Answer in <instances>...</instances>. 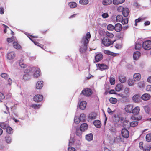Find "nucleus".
Returning <instances> with one entry per match:
<instances>
[{"label":"nucleus","mask_w":151,"mask_h":151,"mask_svg":"<svg viewBox=\"0 0 151 151\" xmlns=\"http://www.w3.org/2000/svg\"><path fill=\"white\" fill-rule=\"evenodd\" d=\"M91 37L89 32H87L85 36L84 37L81 41V45L80 51L81 53L84 52L87 48V45L89 42V39Z\"/></svg>","instance_id":"f257e3e1"},{"label":"nucleus","mask_w":151,"mask_h":151,"mask_svg":"<svg viewBox=\"0 0 151 151\" xmlns=\"http://www.w3.org/2000/svg\"><path fill=\"white\" fill-rule=\"evenodd\" d=\"M85 115L83 114H81L80 116H75L74 118V122L76 124L79 123L81 121H83L85 119Z\"/></svg>","instance_id":"f03ea898"},{"label":"nucleus","mask_w":151,"mask_h":151,"mask_svg":"<svg viewBox=\"0 0 151 151\" xmlns=\"http://www.w3.org/2000/svg\"><path fill=\"white\" fill-rule=\"evenodd\" d=\"M116 40L111 41L107 38H104L102 40V43L105 46H108L112 45Z\"/></svg>","instance_id":"7ed1b4c3"},{"label":"nucleus","mask_w":151,"mask_h":151,"mask_svg":"<svg viewBox=\"0 0 151 151\" xmlns=\"http://www.w3.org/2000/svg\"><path fill=\"white\" fill-rule=\"evenodd\" d=\"M142 47L145 50H148L151 49V41L147 40L144 42L142 44Z\"/></svg>","instance_id":"20e7f679"},{"label":"nucleus","mask_w":151,"mask_h":151,"mask_svg":"<svg viewBox=\"0 0 151 151\" xmlns=\"http://www.w3.org/2000/svg\"><path fill=\"white\" fill-rule=\"evenodd\" d=\"M32 72H34L33 75L35 78H37L40 75V70L37 67H34L33 68V71Z\"/></svg>","instance_id":"39448f33"},{"label":"nucleus","mask_w":151,"mask_h":151,"mask_svg":"<svg viewBox=\"0 0 151 151\" xmlns=\"http://www.w3.org/2000/svg\"><path fill=\"white\" fill-rule=\"evenodd\" d=\"M92 93V92L91 90L90 89L87 88L82 91L81 94H83L86 96H89Z\"/></svg>","instance_id":"423d86ee"},{"label":"nucleus","mask_w":151,"mask_h":151,"mask_svg":"<svg viewBox=\"0 0 151 151\" xmlns=\"http://www.w3.org/2000/svg\"><path fill=\"white\" fill-rule=\"evenodd\" d=\"M96 66L101 71L104 70L109 68V67L104 63H99L96 64Z\"/></svg>","instance_id":"0eeeda50"},{"label":"nucleus","mask_w":151,"mask_h":151,"mask_svg":"<svg viewBox=\"0 0 151 151\" xmlns=\"http://www.w3.org/2000/svg\"><path fill=\"white\" fill-rule=\"evenodd\" d=\"M43 86V82L42 81H38L36 83L35 88L37 89H41Z\"/></svg>","instance_id":"6e6552de"},{"label":"nucleus","mask_w":151,"mask_h":151,"mask_svg":"<svg viewBox=\"0 0 151 151\" xmlns=\"http://www.w3.org/2000/svg\"><path fill=\"white\" fill-rule=\"evenodd\" d=\"M43 96L40 94H37L35 95L34 97V100L35 102H40L43 99Z\"/></svg>","instance_id":"1a4fd4ad"},{"label":"nucleus","mask_w":151,"mask_h":151,"mask_svg":"<svg viewBox=\"0 0 151 151\" xmlns=\"http://www.w3.org/2000/svg\"><path fill=\"white\" fill-rule=\"evenodd\" d=\"M121 134L122 136L124 138H127L129 137V132L126 129H122Z\"/></svg>","instance_id":"9d476101"},{"label":"nucleus","mask_w":151,"mask_h":151,"mask_svg":"<svg viewBox=\"0 0 151 151\" xmlns=\"http://www.w3.org/2000/svg\"><path fill=\"white\" fill-rule=\"evenodd\" d=\"M133 79L135 81H139L141 79V74L139 73H134L133 76Z\"/></svg>","instance_id":"9b49d317"},{"label":"nucleus","mask_w":151,"mask_h":151,"mask_svg":"<svg viewBox=\"0 0 151 151\" xmlns=\"http://www.w3.org/2000/svg\"><path fill=\"white\" fill-rule=\"evenodd\" d=\"M87 103L86 102L84 101H83L80 103L79 104V107L80 109L82 110H84L86 106Z\"/></svg>","instance_id":"f8f14e48"},{"label":"nucleus","mask_w":151,"mask_h":151,"mask_svg":"<svg viewBox=\"0 0 151 151\" xmlns=\"http://www.w3.org/2000/svg\"><path fill=\"white\" fill-rule=\"evenodd\" d=\"M95 56V60L96 62H98L101 60L103 59V55L100 53H96Z\"/></svg>","instance_id":"ddd939ff"},{"label":"nucleus","mask_w":151,"mask_h":151,"mask_svg":"<svg viewBox=\"0 0 151 151\" xmlns=\"http://www.w3.org/2000/svg\"><path fill=\"white\" fill-rule=\"evenodd\" d=\"M122 28V25L120 23H117L115 25L114 29L117 32H119Z\"/></svg>","instance_id":"4468645a"},{"label":"nucleus","mask_w":151,"mask_h":151,"mask_svg":"<svg viewBox=\"0 0 151 151\" xmlns=\"http://www.w3.org/2000/svg\"><path fill=\"white\" fill-rule=\"evenodd\" d=\"M133 106L132 105H128L125 106L124 108L125 111L129 113H131Z\"/></svg>","instance_id":"2eb2a0df"},{"label":"nucleus","mask_w":151,"mask_h":151,"mask_svg":"<svg viewBox=\"0 0 151 151\" xmlns=\"http://www.w3.org/2000/svg\"><path fill=\"white\" fill-rule=\"evenodd\" d=\"M151 98L150 94L148 93H145L142 95L141 96L142 99L144 101H147L149 100Z\"/></svg>","instance_id":"dca6fc26"},{"label":"nucleus","mask_w":151,"mask_h":151,"mask_svg":"<svg viewBox=\"0 0 151 151\" xmlns=\"http://www.w3.org/2000/svg\"><path fill=\"white\" fill-rule=\"evenodd\" d=\"M140 110L139 107L137 106L132 109V113L134 115H137L138 114Z\"/></svg>","instance_id":"f3484780"},{"label":"nucleus","mask_w":151,"mask_h":151,"mask_svg":"<svg viewBox=\"0 0 151 151\" xmlns=\"http://www.w3.org/2000/svg\"><path fill=\"white\" fill-rule=\"evenodd\" d=\"M25 34L33 42V43L35 45H37L38 46L40 47V46L39 45V44L37 42L34 41L30 38V37H31L32 38H37V37L32 36L29 34L28 33H26Z\"/></svg>","instance_id":"a211bd4d"},{"label":"nucleus","mask_w":151,"mask_h":151,"mask_svg":"<svg viewBox=\"0 0 151 151\" xmlns=\"http://www.w3.org/2000/svg\"><path fill=\"white\" fill-rule=\"evenodd\" d=\"M34 67H28L26 69L24 70V73H28L32 74V73L33 71V68Z\"/></svg>","instance_id":"6ab92c4d"},{"label":"nucleus","mask_w":151,"mask_h":151,"mask_svg":"<svg viewBox=\"0 0 151 151\" xmlns=\"http://www.w3.org/2000/svg\"><path fill=\"white\" fill-rule=\"evenodd\" d=\"M88 127V125L86 123L82 124L80 126V130L82 132H84L86 130Z\"/></svg>","instance_id":"aec40b11"},{"label":"nucleus","mask_w":151,"mask_h":151,"mask_svg":"<svg viewBox=\"0 0 151 151\" xmlns=\"http://www.w3.org/2000/svg\"><path fill=\"white\" fill-rule=\"evenodd\" d=\"M15 56V54L14 52H11L8 53L7 55V58L11 60L13 59Z\"/></svg>","instance_id":"412c9836"},{"label":"nucleus","mask_w":151,"mask_h":151,"mask_svg":"<svg viewBox=\"0 0 151 151\" xmlns=\"http://www.w3.org/2000/svg\"><path fill=\"white\" fill-rule=\"evenodd\" d=\"M140 55L141 53L139 52H135L134 53L133 55L134 59L135 60H137L140 57Z\"/></svg>","instance_id":"4be33fe9"},{"label":"nucleus","mask_w":151,"mask_h":151,"mask_svg":"<svg viewBox=\"0 0 151 151\" xmlns=\"http://www.w3.org/2000/svg\"><path fill=\"white\" fill-rule=\"evenodd\" d=\"M96 114L95 113H91L89 115L88 119L90 121L95 119L96 118Z\"/></svg>","instance_id":"5701e85b"},{"label":"nucleus","mask_w":151,"mask_h":151,"mask_svg":"<svg viewBox=\"0 0 151 151\" xmlns=\"http://www.w3.org/2000/svg\"><path fill=\"white\" fill-rule=\"evenodd\" d=\"M127 82L128 85L129 86H133L135 84V81H134V79H129L128 80Z\"/></svg>","instance_id":"b1692460"},{"label":"nucleus","mask_w":151,"mask_h":151,"mask_svg":"<svg viewBox=\"0 0 151 151\" xmlns=\"http://www.w3.org/2000/svg\"><path fill=\"white\" fill-rule=\"evenodd\" d=\"M31 75L28 73H25L23 75V78L25 81H27L29 80L31 78Z\"/></svg>","instance_id":"393cba45"},{"label":"nucleus","mask_w":151,"mask_h":151,"mask_svg":"<svg viewBox=\"0 0 151 151\" xmlns=\"http://www.w3.org/2000/svg\"><path fill=\"white\" fill-rule=\"evenodd\" d=\"M140 96L138 94L134 95L132 98L133 101L135 102L139 101L140 100Z\"/></svg>","instance_id":"a878e982"},{"label":"nucleus","mask_w":151,"mask_h":151,"mask_svg":"<svg viewBox=\"0 0 151 151\" xmlns=\"http://www.w3.org/2000/svg\"><path fill=\"white\" fill-rule=\"evenodd\" d=\"M125 0H113V4L115 5H117L123 3Z\"/></svg>","instance_id":"bb28decb"},{"label":"nucleus","mask_w":151,"mask_h":151,"mask_svg":"<svg viewBox=\"0 0 151 151\" xmlns=\"http://www.w3.org/2000/svg\"><path fill=\"white\" fill-rule=\"evenodd\" d=\"M129 9L127 8H125V9L122 12L123 15L125 17H127L129 15Z\"/></svg>","instance_id":"cd10ccee"},{"label":"nucleus","mask_w":151,"mask_h":151,"mask_svg":"<svg viewBox=\"0 0 151 151\" xmlns=\"http://www.w3.org/2000/svg\"><path fill=\"white\" fill-rule=\"evenodd\" d=\"M124 95L125 96L126 98L128 97L130 94V91L129 88H126L124 92Z\"/></svg>","instance_id":"c85d7f7f"},{"label":"nucleus","mask_w":151,"mask_h":151,"mask_svg":"<svg viewBox=\"0 0 151 151\" xmlns=\"http://www.w3.org/2000/svg\"><path fill=\"white\" fill-rule=\"evenodd\" d=\"M86 139L88 141H90L93 140V135L92 133H90L86 136Z\"/></svg>","instance_id":"c756f323"},{"label":"nucleus","mask_w":151,"mask_h":151,"mask_svg":"<svg viewBox=\"0 0 151 151\" xmlns=\"http://www.w3.org/2000/svg\"><path fill=\"white\" fill-rule=\"evenodd\" d=\"M13 45L14 47L16 49H19L21 48V46L18 43L17 41H14Z\"/></svg>","instance_id":"7c9ffc66"},{"label":"nucleus","mask_w":151,"mask_h":151,"mask_svg":"<svg viewBox=\"0 0 151 151\" xmlns=\"http://www.w3.org/2000/svg\"><path fill=\"white\" fill-rule=\"evenodd\" d=\"M93 124L97 128H98L100 127L101 126V122L99 120L95 121L93 122Z\"/></svg>","instance_id":"2f4dec72"},{"label":"nucleus","mask_w":151,"mask_h":151,"mask_svg":"<svg viewBox=\"0 0 151 151\" xmlns=\"http://www.w3.org/2000/svg\"><path fill=\"white\" fill-rule=\"evenodd\" d=\"M119 81L122 83H124L126 81V77L122 75H120L119 77Z\"/></svg>","instance_id":"473e14b6"},{"label":"nucleus","mask_w":151,"mask_h":151,"mask_svg":"<svg viewBox=\"0 0 151 151\" xmlns=\"http://www.w3.org/2000/svg\"><path fill=\"white\" fill-rule=\"evenodd\" d=\"M123 85L121 84H118L115 88L116 90V91L119 92L121 91L123 88Z\"/></svg>","instance_id":"72a5a7b5"},{"label":"nucleus","mask_w":151,"mask_h":151,"mask_svg":"<svg viewBox=\"0 0 151 151\" xmlns=\"http://www.w3.org/2000/svg\"><path fill=\"white\" fill-rule=\"evenodd\" d=\"M23 60L21 59L19 61V64L20 67L22 68H24L27 67V65L23 62Z\"/></svg>","instance_id":"f704fd0d"},{"label":"nucleus","mask_w":151,"mask_h":151,"mask_svg":"<svg viewBox=\"0 0 151 151\" xmlns=\"http://www.w3.org/2000/svg\"><path fill=\"white\" fill-rule=\"evenodd\" d=\"M69 6L71 8H74L77 6V4L74 2H71L69 3Z\"/></svg>","instance_id":"c9c22d12"},{"label":"nucleus","mask_w":151,"mask_h":151,"mask_svg":"<svg viewBox=\"0 0 151 151\" xmlns=\"http://www.w3.org/2000/svg\"><path fill=\"white\" fill-rule=\"evenodd\" d=\"M112 3L111 0H103L102 4L104 5H107L111 4Z\"/></svg>","instance_id":"e433bc0d"},{"label":"nucleus","mask_w":151,"mask_h":151,"mask_svg":"<svg viewBox=\"0 0 151 151\" xmlns=\"http://www.w3.org/2000/svg\"><path fill=\"white\" fill-rule=\"evenodd\" d=\"M6 142L8 144H10L11 143L12 139L9 136H6L5 138Z\"/></svg>","instance_id":"4c0bfd02"},{"label":"nucleus","mask_w":151,"mask_h":151,"mask_svg":"<svg viewBox=\"0 0 151 151\" xmlns=\"http://www.w3.org/2000/svg\"><path fill=\"white\" fill-rule=\"evenodd\" d=\"M138 122L137 121H132L130 123V125L132 127H134L137 125Z\"/></svg>","instance_id":"58836bf2"},{"label":"nucleus","mask_w":151,"mask_h":151,"mask_svg":"<svg viewBox=\"0 0 151 151\" xmlns=\"http://www.w3.org/2000/svg\"><path fill=\"white\" fill-rule=\"evenodd\" d=\"M117 99L115 98L111 97L109 99L110 102L112 104H115L117 102Z\"/></svg>","instance_id":"ea45409f"},{"label":"nucleus","mask_w":151,"mask_h":151,"mask_svg":"<svg viewBox=\"0 0 151 151\" xmlns=\"http://www.w3.org/2000/svg\"><path fill=\"white\" fill-rule=\"evenodd\" d=\"M146 139L147 142H150L151 141V134L149 133L147 134L146 136Z\"/></svg>","instance_id":"a19ab883"},{"label":"nucleus","mask_w":151,"mask_h":151,"mask_svg":"<svg viewBox=\"0 0 151 151\" xmlns=\"http://www.w3.org/2000/svg\"><path fill=\"white\" fill-rule=\"evenodd\" d=\"M138 86L140 88L144 87L145 86V83L144 81H141L137 83Z\"/></svg>","instance_id":"79ce46f5"},{"label":"nucleus","mask_w":151,"mask_h":151,"mask_svg":"<svg viewBox=\"0 0 151 151\" xmlns=\"http://www.w3.org/2000/svg\"><path fill=\"white\" fill-rule=\"evenodd\" d=\"M6 130L7 132L9 134H11L13 132V129L10 127H7Z\"/></svg>","instance_id":"37998d69"},{"label":"nucleus","mask_w":151,"mask_h":151,"mask_svg":"<svg viewBox=\"0 0 151 151\" xmlns=\"http://www.w3.org/2000/svg\"><path fill=\"white\" fill-rule=\"evenodd\" d=\"M123 19V17L122 15H119L116 16V21L117 22H120L122 21Z\"/></svg>","instance_id":"c03bdc74"},{"label":"nucleus","mask_w":151,"mask_h":151,"mask_svg":"<svg viewBox=\"0 0 151 151\" xmlns=\"http://www.w3.org/2000/svg\"><path fill=\"white\" fill-rule=\"evenodd\" d=\"M143 107L146 112L147 113H149L150 110V108L148 106H143Z\"/></svg>","instance_id":"a18cd8bd"},{"label":"nucleus","mask_w":151,"mask_h":151,"mask_svg":"<svg viewBox=\"0 0 151 151\" xmlns=\"http://www.w3.org/2000/svg\"><path fill=\"white\" fill-rule=\"evenodd\" d=\"M114 27L111 24H109L107 26L108 30L112 31L114 29Z\"/></svg>","instance_id":"49530a36"},{"label":"nucleus","mask_w":151,"mask_h":151,"mask_svg":"<svg viewBox=\"0 0 151 151\" xmlns=\"http://www.w3.org/2000/svg\"><path fill=\"white\" fill-rule=\"evenodd\" d=\"M113 120L116 122H117L120 119L119 116L118 115H115L113 118Z\"/></svg>","instance_id":"de8ad7c7"},{"label":"nucleus","mask_w":151,"mask_h":151,"mask_svg":"<svg viewBox=\"0 0 151 151\" xmlns=\"http://www.w3.org/2000/svg\"><path fill=\"white\" fill-rule=\"evenodd\" d=\"M80 3L82 5H86L88 3V0H80Z\"/></svg>","instance_id":"09e8293b"},{"label":"nucleus","mask_w":151,"mask_h":151,"mask_svg":"<svg viewBox=\"0 0 151 151\" xmlns=\"http://www.w3.org/2000/svg\"><path fill=\"white\" fill-rule=\"evenodd\" d=\"M121 22L123 24H126L128 23V19L127 18H126L124 19H123Z\"/></svg>","instance_id":"8fccbe9b"},{"label":"nucleus","mask_w":151,"mask_h":151,"mask_svg":"<svg viewBox=\"0 0 151 151\" xmlns=\"http://www.w3.org/2000/svg\"><path fill=\"white\" fill-rule=\"evenodd\" d=\"M106 34L107 37L110 38H112L114 36V35L113 33L108 31H106Z\"/></svg>","instance_id":"3c124183"},{"label":"nucleus","mask_w":151,"mask_h":151,"mask_svg":"<svg viewBox=\"0 0 151 151\" xmlns=\"http://www.w3.org/2000/svg\"><path fill=\"white\" fill-rule=\"evenodd\" d=\"M104 53L105 54L112 56H114V54L113 52L109 50H104Z\"/></svg>","instance_id":"603ef678"},{"label":"nucleus","mask_w":151,"mask_h":151,"mask_svg":"<svg viewBox=\"0 0 151 151\" xmlns=\"http://www.w3.org/2000/svg\"><path fill=\"white\" fill-rule=\"evenodd\" d=\"M141 45L140 44L136 42L135 46V48L137 50H139L141 48Z\"/></svg>","instance_id":"864d4df0"},{"label":"nucleus","mask_w":151,"mask_h":151,"mask_svg":"<svg viewBox=\"0 0 151 151\" xmlns=\"http://www.w3.org/2000/svg\"><path fill=\"white\" fill-rule=\"evenodd\" d=\"M40 106L41 105L40 104L38 105L34 104L32 106V107L34 109H38L40 107Z\"/></svg>","instance_id":"5fc2aeb1"},{"label":"nucleus","mask_w":151,"mask_h":151,"mask_svg":"<svg viewBox=\"0 0 151 151\" xmlns=\"http://www.w3.org/2000/svg\"><path fill=\"white\" fill-rule=\"evenodd\" d=\"M1 76L2 77L6 79H7L9 77V76L6 73H2L1 74Z\"/></svg>","instance_id":"6e6d98bb"},{"label":"nucleus","mask_w":151,"mask_h":151,"mask_svg":"<svg viewBox=\"0 0 151 151\" xmlns=\"http://www.w3.org/2000/svg\"><path fill=\"white\" fill-rule=\"evenodd\" d=\"M110 82L111 85H114L115 83V79L113 77L110 78Z\"/></svg>","instance_id":"4d7b16f0"},{"label":"nucleus","mask_w":151,"mask_h":151,"mask_svg":"<svg viewBox=\"0 0 151 151\" xmlns=\"http://www.w3.org/2000/svg\"><path fill=\"white\" fill-rule=\"evenodd\" d=\"M14 41H15L14 39V37H12L11 38H8L7 39V41L9 42L10 43L12 42V41L14 42Z\"/></svg>","instance_id":"13d9d810"},{"label":"nucleus","mask_w":151,"mask_h":151,"mask_svg":"<svg viewBox=\"0 0 151 151\" xmlns=\"http://www.w3.org/2000/svg\"><path fill=\"white\" fill-rule=\"evenodd\" d=\"M151 148V147L149 145H147L146 147L143 148L144 151H150Z\"/></svg>","instance_id":"bf43d9fd"},{"label":"nucleus","mask_w":151,"mask_h":151,"mask_svg":"<svg viewBox=\"0 0 151 151\" xmlns=\"http://www.w3.org/2000/svg\"><path fill=\"white\" fill-rule=\"evenodd\" d=\"M124 9L125 8H124L123 7L120 6L118 8L117 10L120 12H122Z\"/></svg>","instance_id":"052dcab7"},{"label":"nucleus","mask_w":151,"mask_h":151,"mask_svg":"<svg viewBox=\"0 0 151 151\" xmlns=\"http://www.w3.org/2000/svg\"><path fill=\"white\" fill-rule=\"evenodd\" d=\"M81 131L80 130H79L78 129L76 130V135L78 136H80L82 134Z\"/></svg>","instance_id":"680f3d73"},{"label":"nucleus","mask_w":151,"mask_h":151,"mask_svg":"<svg viewBox=\"0 0 151 151\" xmlns=\"http://www.w3.org/2000/svg\"><path fill=\"white\" fill-rule=\"evenodd\" d=\"M0 126L1 128L4 129L6 127L7 125L5 123H2L0 124Z\"/></svg>","instance_id":"e2e57ef3"},{"label":"nucleus","mask_w":151,"mask_h":151,"mask_svg":"<svg viewBox=\"0 0 151 151\" xmlns=\"http://www.w3.org/2000/svg\"><path fill=\"white\" fill-rule=\"evenodd\" d=\"M74 143V139L73 138H71L69 141V145H72Z\"/></svg>","instance_id":"0e129e2a"},{"label":"nucleus","mask_w":151,"mask_h":151,"mask_svg":"<svg viewBox=\"0 0 151 151\" xmlns=\"http://www.w3.org/2000/svg\"><path fill=\"white\" fill-rule=\"evenodd\" d=\"M146 89L148 91H151V85H147Z\"/></svg>","instance_id":"69168bd1"},{"label":"nucleus","mask_w":151,"mask_h":151,"mask_svg":"<svg viewBox=\"0 0 151 151\" xmlns=\"http://www.w3.org/2000/svg\"><path fill=\"white\" fill-rule=\"evenodd\" d=\"M108 14L107 13H103L102 14V16L104 18H107L108 17Z\"/></svg>","instance_id":"338daca9"},{"label":"nucleus","mask_w":151,"mask_h":151,"mask_svg":"<svg viewBox=\"0 0 151 151\" xmlns=\"http://www.w3.org/2000/svg\"><path fill=\"white\" fill-rule=\"evenodd\" d=\"M68 151H76V150L75 148L70 147L68 148Z\"/></svg>","instance_id":"774afa93"}]
</instances>
